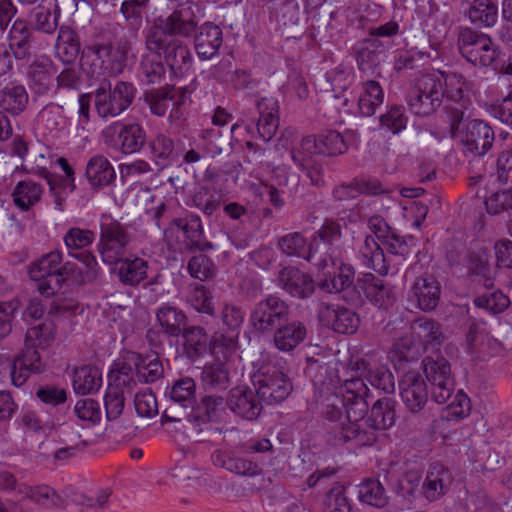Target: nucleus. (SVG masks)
Masks as SVG:
<instances>
[{
	"instance_id": "nucleus-1",
	"label": "nucleus",
	"mask_w": 512,
	"mask_h": 512,
	"mask_svg": "<svg viewBox=\"0 0 512 512\" xmlns=\"http://www.w3.org/2000/svg\"><path fill=\"white\" fill-rule=\"evenodd\" d=\"M316 384H319L316 401L326 419L337 422L342 419L343 410L346 413L347 422L330 428L328 442L331 444L334 430L356 424L368 413L369 389L362 378L352 375L342 381L335 371H329L328 379L318 380Z\"/></svg>"
},
{
	"instance_id": "nucleus-2",
	"label": "nucleus",
	"mask_w": 512,
	"mask_h": 512,
	"mask_svg": "<svg viewBox=\"0 0 512 512\" xmlns=\"http://www.w3.org/2000/svg\"><path fill=\"white\" fill-rule=\"evenodd\" d=\"M395 401L391 398L377 400L363 420L356 424L337 428L333 431L331 445L340 446L353 442L357 446H371L377 439L379 431L386 430L395 423Z\"/></svg>"
},
{
	"instance_id": "nucleus-3",
	"label": "nucleus",
	"mask_w": 512,
	"mask_h": 512,
	"mask_svg": "<svg viewBox=\"0 0 512 512\" xmlns=\"http://www.w3.org/2000/svg\"><path fill=\"white\" fill-rule=\"evenodd\" d=\"M198 28L196 15L190 7L179 5L168 15H160L144 31L147 50H159L165 39L190 38Z\"/></svg>"
},
{
	"instance_id": "nucleus-4",
	"label": "nucleus",
	"mask_w": 512,
	"mask_h": 512,
	"mask_svg": "<svg viewBox=\"0 0 512 512\" xmlns=\"http://www.w3.org/2000/svg\"><path fill=\"white\" fill-rule=\"evenodd\" d=\"M137 89L132 82L118 80L114 85L103 78L94 92V105L102 119L116 118L134 102Z\"/></svg>"
},
{
	"instance_id": "nucleus-5",
	"label": "nucleus",
	"mask_w": 512,
	"mask_h": 512,
	"mask_svg": "<svg viewBox=\"0 0 512 512\" xmlns=\"http://www.w3.org/2000/svg\"><path fill=\"white\" fill-rule=\"evenodd\" d=\"M457 45L460 54L473 66L497 69L501 50L488 34L463 28L459 32Z\"/></svg>"
},
{
	"instance_id": "nucleus-6",
	"label": "nucleus",
	"mask_w": 512,
	"mask_h": 512,
	"mask_svg": "<svg viewBox=\"0 0 512 512\" xmlns=\"http://www.w3.org/2000/svg\"><path fill=\"white\" fill-rule=\"evenodd\" d=\"M134 235L127 224L110 215H103L100 223V237L97 244L104 263L115 265L126 255L133 243Z\"/></svg>"
},
{
	"instance_id": "nucleus-7",
	"label": "nucleus",
	"mask_w": 512,
	"mask_h": 512,
	"mask_svg": "<svg viewBox=\"0 0 512 512\" xmlns=\"http://www.w3.org/2000/svg\"><path fill=\"white\" fill-rule=\"evenodd\" d=\"M127 61L124 47H114L111 42H93L84 47L81 53L80 65L84 71L99 74L105 69L112 76L123 73Z\"/></svg>"
},
{
	"instance_id": "nucleus-8",
	"label": "nucleus",
	"mask_w": 512,
	"mask_h": 512,
	"mask_svg": "<svg viewBox=\"0 0 512 512\" xmlns=\"http://www.w3.org/2000/svg\"><path fill=\"white\" fill-rule=\"evenodd\" d=\"M225 409V399L222 393L206 392L200 402L188 417L186 429L199 441L209 440L213 434H221L218 428L210 425V422L219 418Z\"/></svg>"
},
{
	"instance_id": "nucleus-9",
	"label": "nucleus",
	"mask_w": 512,
	"mask_h": 512,
	"mask_svg": "<svg viewBox=\"0 0 512 512\" xmlns=\"http://www.w3.org/2000/svg\"><path fill=\"white\" fill-rule=\"evenodd\" d=\"M445 91L440 78L432 74L417 78L407 94L410 110L418 116H429L442 104Z\"/></svg>"
},
{
	"instance_id": "nucleus-10",
	"label": "nucleus",
	"mask_w": 512,
	"mask_h": 512,
	"mask_svg": "<svg viewBox=\"0 0 512 512\" xmlns=\"http://www.w3.org/2000/svg\"><path fill=\"white\" fill-rule=\"evenodd\" d=\"M289 303L276 294H269L252 308L249 323L261 335L271 334L290 316Z\"/></svg>"
},
{
	"instance_id": "nucleus-11",
	"label": "nucleus",
	"mask_w": 512,
	"mask_h": 512,
	"mask_svg": "<svg viewBox=\"0 0 512 512\" xmlns=\"http://www.w3.org/2000/svg\"><path fill=\"white\" fill-rule=\"evenodd\" d=\"M104 144L122 154L140 152L147 142L145 128L138 122L115 121L101 132Z\"/></svg>"
},
{
	"instance_id": "nucleus-12",
	"label": "nucleus",
	"mask_w": 512,
	"mask_h": 512,
	"mask_svg": "<svg viewBox=\"0 0 512 512\" xmlns=\"http://www.w3.org/2000/svg\"><path fill=\"white\" fill-rule=\"evenodd\" d=\"M253 385L259 399L267 405L283 402L293 389L288 377L275 366L261 367L253 375Z\"/></svg>"
},
{
	"instance_id": "nucleus-13",
	"label": "nucleus",
	"mask_w": 512,
	"mask_h": 512,
	"mask_svg": "<svg viewBox=\"0 0 512 512\" xmlns=\"http://www.w3.org/2000/svg\"><path fill=\"white\" fill-rule=\"evenodd\" d=\"M348 149L343 136L337 131H327L317 137L307 136L302 139L300 149L292 152V159L302 168L309 164L308 156L311 154H323L337 156Z\"/></svg>"
},
{
	"instance_id": "nucleus-14",
	"label": "nucleus",
	"mask_w": 512,
	"mask_h": 512,
	"mask_svg": "<svg viewBox=\"0 0 512 512\" xmlns=\"http://www.w3.org/2000/svg\"><path fill=\"white\" fill-rule=\"evenodd\" d=\"M365 298L379 308H388L396 301L393 288L372 273H364L356 279V290L351 293L350 303L363 304Z\"/></svg>"
},
{
	"instance_id": "nucleus-15",
	"label": "nucleus",
	"mask_w": 512,
	"mask_h": 512,
	"mask_svg": "<svg viewBox=\"0 0 512 512\" xmlns=\"http://www.w3.org/2000/svg\"><path fill=\"white\" fill-rule=\"evenodd\" d=\"M342 230L337 221L325 219L319 230L316 231L312 244L318 245L315 266L324 269L329 265H336L342 252L337 243L341 240Z\"/></svg>"
},
{
	"instance_id": "nucleus-16",
	"label": "nucleus",
	"mask_w": 512,
	"mask_h": 512,
	"mask_svg": "<svg viewBox=\"0 0 512 512\" xmlns=\"http://www.w3.org/2000/svg\"><path fill=\"white\" fill-rule=\"evenodd\" d=\"M317 314L322 325L340 334H353L360 324L355 311L338 303L321 302Z\"/></svg>"
},
{
	"instance_id": "nucleus-17",
	"label": "nucleus",
	"mask_w": 512,
	"mask_h": 512,
	"mask_svg": "<svg viewBox=\"0 0 512 512\" xmlns=\"http://www.w3.org/2000/svg\"><path fill=\"white\" fill-rule=\"evenodd\" d=\"M399 390L401 400L410 413H420L428 403L427 384L418 371H406L399 381Z\"/></svg>"
},
{
	"instance_id": "nucleus-18",
	"label": "nucleus",
	"mask_w": 512,
	"mask_h": 512,
	"mask_svg": "<svg viewBox=\"0 0 512 512\" xmlns=\"http://www.w3.org/2000/svg\"><path fill=\"white\" fill-rule=\"evenodd\" d=\"M277 286L296 299H308L316 290L313 277L297 267L282 268L277 275Z\"/></svg>"
},
{
	"instance_id": "nucleus-19",
	"label": "nucleus",
	"mask_w": 512,
	"mask_h": 512,
	"mask_svg": "<svg viewBox=\"0 0 512 512\" xmlns=\"http://www.w3.org/2000/svg\"><path fill=\"white\" fill-rule=\"evenodd\" d=\"M441 297V284L433 275H423L415 279L409 290L408 299L423 312L434 311Z\"/></svg>"
},
{
	"instance_id": "nucleus-20",
	"label": "nucleus",
	"mask_w": 512,
	"mask_h": 512,
	"mask_svg": "<svg viewBox=\"0 0 512 512\" xmlns=\"http://www.w3.org/2000/svg\"><path fill=\"white\" fill-rule=\"evenodd\" d=\"M495 139L492 128L481 120H471L465 124V130L458 139L469 152L482 156L492 147Z\"/></svg>"
},
{
	"instance_id": "nucleus-21",
	"label": "nucleus",
	"mask_w": 512,
	"mask_h": 512,
	"mask_svg": "<svg viewBox=\"0 0 512 512\" xmlns=\"http://www.w3.org/2000/svg\"><path fill=\"white\" fill-rule=\"evenodd\" d=\"M333 275L320 280L318 287L327 293H343V298L350 303L352 291L356 290L355 269L344 263L339 257Z\"/></svg>"
},
{
	"instance_id": "nucleus-22",
	"label": "nucleus",
	"mask_w": 512,
	"mask_h": 512,
	"mask_svg": "<svg viewBox=\"0 0 512 512\" xmlns=\"http://www.w3.org/2000/svg\"><path fill=\"white\" fill-rule=\"evenodd\" d=\"M173 226L183 232L184 244L189 251H204L213 248L212 243L205 239L202 222L197 214L189 213L185 217L174 218L170 222L169 229Z\"/></svg>"
},
{
	"instance_id": "nucleus-23",
	"label": "nucleus",
	"mask_w": 512,
	"mask_h": 512,
	"mask_svg": "<svg viewBox=\"0 0 512 512\" xmlns=\"http://www.w3.org/2000/svg\"><path fill=\"white\" fill-rule=\"evenodd\" d=\"M390 47L387 40L367 37L358 41L353 47L358 68L361 71L377 68Z\"/></svg>"
},
{
	"instance_id": "nucleus-24",
	"label": "nucleus",
	"mask_w": 512,
	"mask_h": 512,
	"mask_svg": "<svg viewBox=\"0 0 512 512\" xmlns=\"http://www.w3.org/2000/svg\"><path fill=\"white\" fill-rule=\"evenodd\" d=\"M227 403L232 412L246 420H255L262 411L263 403L257 391L249 388L236 387L230 390Z\"/></svg>"
},
{
	"instance_id": "nucleus-25",
	"label": "nucleus",
	"mask_w": 512,
	"mask_h": 512,
	"mask_svg": "<svg viewBox=\"0 0 512 512\" xmlns=\"http://www.w3.org/2000/svg\"><path fill=\"white\" fill-rule=\"evenodd\" d=\"M33 29L24 19L12 24L8 35V50L16 60L28 61L32 56Z\"/></svg>"
},
{
	"instance_id": "nucleus-26",
	"label": "nucleus",
	"mask_w": 512,
	"mask_h": 512,
	"mask_svg": "<svg viewBox=\"0 0 512 512\" xmlns=\"http://www.w3.org/2000/svg\"><path fill=\"white\" fill-rule=\"evenodd\" d=\"M163 47L159 50H149L152 54H163L167 65L174 74H184L192 63V56L188 46L179 38L165 39Z\"/></svg>"
},
{
	"instance_id": "nucleus-27",
	"label": "nucleus",
	"mask_w": 512,
	"mask_h": 512,
	"mask_svg": "<svg viewBox=\"0 0 512 512\" xmlns=\"http://www.w3.org/2000/svg\"><path fill=\"white\" fill-rule=\"evenodd\" d=\"M193 36L196 53L203 60L214 57L223 44L221 28L211 22L197 28Z\"/></svg>"
},
{
	"instance_id": "nucleus-28",
	"label": "nucleus",
	"mask_w": 512,
	"mask_h": 512,
	"mask_svg": "<svg viewBox=\"0 0 512 512\" xmlns=\"http://www.w3.org/2000/svg\"><path fill=\"white\" fill-rule=\"evenodd\" d=\"M211 461L216 467L240 476L252 477L261 472L257 463L247 458L240 457L230 450H215L211 454Z\"/></svg>"
},
{
	"instance_id": "nucleus-29",
	"label": "nucleus",
	"mask_w": 512,
	"mask_h": 512,
	"mask_svg": "<svg viewBox=\"0 0 512 512\" xmlns=\"http://www.w3.org/2000/svg\"><path fill=\"white\" fill-rule=\"evenodd\" d=\"M307 325L299 320H294L280 325L273 332V343L282 352H291L307 337Z\"/></svg>"
},
{
	"instance_id": "nucleus-30",
	"label": "nucleus",
	"mask_w": 512,
	"mask_h": 512,
	"mask_svg": "<svg viewBox=\"0 0 512 512\" xmlns=\"http://www.w3.org/2000/svg\"><path fill=\"white\" fill-rule=\"evenodd\" d=\"M60 8L57 0H49L38 4L30 13V27L48 35L54 34L58 29Z\"/></svg>"
},
{
	"instance_id": "nucleus-31",
	"label": "nucleus",
	"mask_w": 512,
	"mask_h": 512,
	"mask_svg": "<svg viewBox=\"0 0 512 512\" xmlns=\"http://www.w3.org/2000/svg\"><path fill=\"white\" fill-rule=\"evenodd\" d=\"M452 482V474L447 468L431 465L422 485L423 494L429 501H436L448 491Z\"/></svg>"
},
{
	"instance_id": "nucleus-32",
	"label": "nucleus",
	"mask_w": 512,
	"mask_h": 512,
	"mask_svg": "<svg viewBox=\"0 0 512 512\" xmlns=\"http://www.w3.org/2000/svg\"><path fill=\"white\" fill-rule=\"evenodd\" d=\"M259 119L257 130L264 141H269L276 134L279 126L278 102L270 98H262L257 102Z\"/></svg>"
},
{
	"instance_id": "nucleus-33",
	"label": "nucleus",
	"mask_w": 512,
	"mask_h": 512,
	"mask_svg": "<svg viewBox=\"0 0 512 512\" xmlns=\"http://www.w3.org/2000/svg\"><path fill=\"white\" fill-rule=\"evenodd\" d=\"M44 367L40 353L27 354L22 351L13 361L10 371L11 381L15 386L21 387L31 373H41Z\"/></svg>"
},
{
	"instance_id": "nucleus-34",
	"label": "nucleus",
	"mask_w": 512,
	"mask_h": 512,
	"mask_svg": "<svg viewBox=\"0 0 512 512\" xmlns=\"http://www.w3.org/2000/svg\"><path fill=\"white\" fill-rule=\"evenodd\" d=\"M29 94L24 85L10 82L0 90L1 111L18 116L25 111Z\"/></svg>"
},
{
	"instance_id": "nucleus-35",
	"label": "nucleus",
	"mask_w": 512,
	"mask_h": 512,
	"mask_svg": "<svg viewBox=\"0 0 512 512\" xmlns=\"http://www.w3.org/2000/svg\"><path fill=\"white\" fill-rule=\"evenodd\" d=\"M128 360L133 364L135 375L140 383H154L164 376L163 364L158 356L131 353Z\"/></svg>"
},
{
	"instance_id": "nucleus-36",
	"label": "nucleus",
	"mask_w": 512,
	"mask_h": 512,
	"mask_svg": "<svg viewBox=\"0 0 512 512\" xmlns=\"http://www.w3.org/2000/svg\"><path fill=\"white\" fill-rule=\"evenodd\" d=\"M55 340V325L52 322H42L28 328L25 334L23 352L27 354L40 353L52 345Z\"/></svg>"
},
{
	"instance_id": "nucleus-37",
	"label": "nucleus",
	"mask_w": 512,
	"mask_h": 512,
	"mask_svg": "<svg viewBox=\"0 0 512 512\" xmlns=\"http://www.w3.org/2000/svg\"><path fill=\"white\" fill-rule=\"evenodd\" d=\"M280 250L288 256H296L305 259L315 265L318 254V245L314 244L307 247L305 237L299 232H293L284 235L278 242Z\"/></svg>"
},
{
	"instance_id": "nucleus-38",
	"label": "nucleus",
	"mask_w": 512,
	"mask_h": 512,
	"mask_svg": "<svg viewBox=\"0 0 512 512\" xmlns=\"http://www.w3.org/2000/svg\"><path fill=\"white\" fill-rule=\"evenodd\" d=\"M201 383L205 392H225L230 386L229 370L222 362L206 364L201 372Z\"/></svg>"
},
{
	"instance_id": "nucleus-39",
	"label": "nucleus",
	"mask_w": 512,
	"mask_h": 512,
	"mask_svg": "<svg viewBox=\"0 0 512 512\" xmlns=\"http://www.w3.org/2000/svg\"><path fill=\"white\" fill-rule=\"evenodd\" d=\"M117 276L121 283L129 286H137L147 278L148 261L139 258L122 257L118 261Z\"/></svg>"
},
{
	"instance_id": "nucleus-40",
	"label": "nucleus",
	"mask_w": 512,
	"mask_h": 512,
	"mask_svg": "<svg viewBox=\"0 0 512 512\" xmlns=\"http://www.w3.org/2000/svg\"><path fill=\"white\" fill-rule=\"evenodd\" d=\"M156 320L168 337H178L185 328L187 317L178 307L164 304L157 309Z\"/></svg>"
},
{
	"instance_id": "nucleus-41",
	"label": "nucleus",
	"mask_w": 512,
	"mask_h": 512,
	"mask_svg": "<svg viewBox=\"0 0 512 512\" xmlns=\"http://www.w3.org/2000/svg\"><path fill=\"white\" fill-rule=\"evenodd\" d=\"M359 255L363 265L374 270L379 275H387L389 266L386 263L384 252L373 236L367 235L359 248Z\"/></svg>"
},
{
	"instance_id": "nucleus-42",
	"label": "nucleus",
	"mask_w": 512,
	"mask_h": 512,
	"mask_svg": "<svg viewBox=\"0 0 512 512\" xmlns=\"http://www.w3.org/2000/svg\"><path fill=\"white\" fill-rule=\"evenodd\" d=\"M62 260V253L58 250L52 251L41 257L38 261L31 263L28 269L32 280H40L44 277L55 279L56 286L63 283V278L59 277L58 266Z\"/></svg>"
},
{
	"instance_id": "nucleus-43",
	"label": "nucleus",
	"mask_w": 512,
	"mask_h": 512,
	"mask_svg": "<svg viewBox=\"0 0 512 512\" xmlns=\"http://www.w3.org/2000/svg\"><path fill=\"white\" fill-rule=\"evenodd\" d=\"M85 175L93 187L109 185L116 177L114 168L103 155H95L90 158Z\"/></svg>"
},
{
	"instance_id": "nucleus-44",
	"label": "nucleus",
	"mask_w": 512,
	"mask_h": 512,
	"mask_svg": "<svg viewBox=\"0 0 512 512\" xmlns=\"http://www.w3.org/2000/svg\"><path fill=\"white\" fill-rule=\"evenodd\" d=\"M467 15L475 25L493 27L498 20L497 0H472Z\"/></svg>"
},
{
	"instance_id": "nucleus-45",
	"label": "nucleus",
	"mask_w": 512,
	"mask_h": 512,
	"mask_svg": "<svg viewBox=\"0 0 512 512\" xmlns=\"http://www.w3.org/2000/svg\"><path fill=\"white\" fill-rule=\"evenodd\" d=\"M134 373V366L128 359L115 363L109 373L110 383L108 387L116 388V391L124 394L132 393L139 382L137 377H134Z\"/></svg>"
},
{
	"instance_id": "nucleus-46",
	"label": "nucleus",
	"mask_w": 512,
	"mask_h": 512,
	"mask_svg": "<svg viewBox=\"0 0 512 512\" xmlns=\"http://www.w3.org/2000/svg\"><path fill=\"white\" fill-rule=\"evenodd\" d=\"M384 92L375 80H367L361 83V92L358 99V108L361 115L372 116L376 109L383 103Z\"/></svg>"
},
{
	"instance_id": "nucleus-47",
	"label": "nucleus",
	"mask_w": 512,
	"mask_h": 512,
	"mask_svg": "<svg viewBox=\"0 0 512 512\" xmlns=\"http://www.w3.org/2000/svg\"><path fill=\"white\" fill-rule=\"evenodd\" d=\"M43 194V187L32 181L23 180L15 186L12 197L14 204L22 211H28L40 202Z\"/></svg>"
},
{
	"instance_id": "nucleus-48",
	"label": "nucleus",
	"mask_w": 512,
	"mask_h": 512,
	"mask_svg": "<svg viewBox=\"0 0 512 512\" xmlns=\"http://www.w3.org/2000/svg\"><path fill=\"white\" fill-rule=\"evenodd\" d=\"M102 385V376L96 367L84 365L73 373V388L77 394L86 395L97 392Z\"/></svg>"
},
{
	"instance_id": "nucleus-49",
	"label": "nucleus",
	"mask_w": 512,
	"mask_h": 512,
	"mask_svg": "<svg viewBox=\"0 0 512 512\" xmlns=\"http://www.w3.org/2000/svg\"><path fill=\"white\" fill-rule=\"evenodd\" d=\"M352 82V70L344 65H338L326 72L324 82H320V89L324 92H332L334 97H339L350 87Z\"/></svg>"
},
{
	"instance_id": "nucleus-50",
	"label": "nucleus",
	"mask_w": 512,
	"mask_h": 512,
	"mask_svg": "<svg viewBox=\"0 0 512 512\" xmlns=\"http://www.w3.org/2000/svg\"><path fill=\"white\" fill-rule=\"evenodd\" d=\"M184 349L191 358L203 355L209 349V336L200 326L185 327L181 332Z\"/></svg>"
},
{
	"instance_id": "nucleus-51",
	"label": "nucleus",
	"mask_w": 512,
	"mask_h": 512,
	"mask_svg": "<svg viewBox=\"0 0 512 512\" xmlns=\"http://www.w3.org/2000/svg\"><path fill=\"white\" fill-rule=\"evenodd\" d=\"M148 147L155 164L160 166L159 170H161L172 160L175 142L172 137L160 132L148 141Z\"/></svg>"
},
{
	"instance_id": "nucleus-52",
	"label": "nucleus",
	"mask_w": 512,
	"mask_h": 512,
	"mask_svg": "<svg viewBox=\"0 0 512 512\" xmlns=\"http://www.w3.org/2000/svg\"><path fill=\"white\" fill-rule=\"evenodd\" d=\"M18 494L46 508L59 507L62 504V499L58 493L47 485L35 487L20 485L18 486Z\"/></svg>"
},
{
	"instance_id": "nucleus-53",
	"label": "nucleus",
	"mask_w": 512,
	"mask_h": 512,
	"mask_svg": "<svg viewBox=\"0 0 512 512\" xmlns=\"http://www.w3.org/2000/svg\"><path fill=\"white\" fill-rule=\"evenodd\" d=\"M170 398L183 407H194L196 401V383L191 377H183L174 382Z\"/></svg>"
},
{
	"instance_id": "nucleus-54",
	"label": "nucleus",
	"mask_w": 512,
	"mask_h": 512,
	"mask_svg": "<svg viewBox=\"0 0 512 512\" xmlns=\"http://www.w3.org/2000/svg\"><path fill=\"white\" fill-rule=\"evenodd\" d=\"M469 271L478 276L486 288L490 289L494 286L496 270L491 266L485 252L471 254Z\"/></svg>"
},
{
	"instance_id": "nucleus-55",
	"label": "nucleus",
	"mask_w": 512,
	"mask_h": 512,
	"mask_svg": "<svg viewBox=\"0 0 512 512\" xmlns=\"http://www.w3.org/2000/svg\"><path fill=\"white\" fill-rule=\"evenodd\" d=\"M175 99V88L171 85L146 92L145 102L149 105L150 111L156 116H164L168 109V100Z\"/></svg>"
},
{
	"instance_id": "nucleus-56",
	"label": "nucleus",
	"mask_w": 512,
	"mask_h": 512,
	"mask_svg": "<svg viewBox=\"0 0 512 512\" xmlns=\"http://www.w3.org/2000/svg\"><path fill=\"white\" fill-rule=\"evenodd\" d=\"M414 330L416 331L419 338H421L425 343L440 346L445 336L441 331V325L430 318H419L414 321Z\"/></svg>"
},
{
	"instance_id": "nucleus-57",
	"label": "nucleus",
	"mask_w": 512,
	"mask_h": 512,
	"mask_svg": "<svg viewBox=\"0 0 512 512\" xmlns=\"http://www.w3.org/2000/svg\"><path fill=\"white\" fill-rule=\"evenodd\" d=\"M474 305L477 308L484 309L491 314L503 313L511 304V300L508 295L504 294L501 290H495L491 293L477 296L473 300Z\"/></svg>"
},
{
	"instance_id": "nucleus-58",
	"label": "nucleus",
	"mask_w": 512,
	"mask_h": 512,
	"mask_svg": "<svg viewBox=\"0 0 512 512\" xmlns=\"http://www.w3.org/2000/svg\"><path fill=\"white\" fill-rule=\"evenodd\" d=\"M390 357L397 368L405 369V364L418 359V351L410 337H401L394 343Z\"/></svg>"
},
{
	"instance_id": "nucleus-59",
	"label": "nucleus",
	"mask_w": 512,
	"mask_h": 512,
	"mask_svg": "<svg viewBox=\"0 0 512 512\" xmlns=\"http://www.w3.org/2000/svg\"><path fill=\"white\" fill-rule=\"evenodd\" d=\"M359 499L377 508H382L387 504L384 487L376 479H368L360 485Z\"/></svg>"
},
{
	"instance_id": "nucleus-60",
	"label": "nucleus",
	"mask_w": 512,
	"mask_h": 512,
	"mask_svg": "<svg viewBox=\"0 0 512 512\" xmlns=\"http://www.w3.org/2000/svg\"><path fill=\"white\" fill-rule=\"evenodd\" d=\"M422 366L429 383L453 377L451 365L443 356L426 357Z\"/></svg>"
},
{
	"instance_id": "nucleus-61",
	"label": "nucleus",
	"mask_w": 512,
	"mask_h": 512,
	"mask_svg": "<svg viewBox=\"0 0 512 512\" xmlns=\"http://www.w3.org/2000/svg\"><path fill=\"white\" fill-rule=\"evenodd\" d=\"M469 100H464L446 107V117L449 124L450 136L459 139L465 130L463 120L467 111Z\"/></svg>"
},
{
	"instance_id": "nucleus-62",
	"label": "nucleus",
	"mask_w": 512,
	"mask_h": 512,
	"mask_svg": "<svg viewBox=\"0 0 512 512\" xmlns=\"http://www.w3.org/2000/svg\"><path fill=\"white\" fill-rule=\"evenodd\" d=\"M191 204L210 216L220 207L221 196L215 190L202 187L192 196Z\"/></svg>"
},
{
	"instance_id": "nucleus-63",
	"label": "nucleus",
	"mask_w": 512,
	"mask_h": 512,
	"mask_svg": "<svg viewBox=\"0 0 512 512\" xmlns=\"http://www.w3.org/2000/svg\"><path fill=\"white\" fill-rule=\"evenodd\" d=\"M470 412L471 401L462 390H459L455 394L452 402L444 409L443 418L447 421H459L468 417Z\"/></svg>"
},
{
	"instance_id": "nucleus-64",
	"label": "nucleus",
	"mask_w": 512,
	"mask_h": 512,
	"mask_svg": "<svg viewBox=\"0 0 512 512\" xmlns=\"http://www.w3.org/2000/svg\"><path fill=\"white\" fill-rule=\"evenodd\" d=\"M324 512H350L351 504L345 495V487L336 484L327 493L324 502Z\"/></svg>"
}]
</instances>
